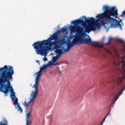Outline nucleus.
Wrapping results in <instances>:
<instances>
[{"instance_id":"nucleus-11","label":"nucleus","mask_w":125,"mask_h":125,"mask_svg":"<svg viewBox=\"0 0 125 125\" xmlns=\"http://www.w3.org/2000/svg\"><path fill=\"white\" fill-rule=\"evenodd\" d=\"M124 90H125V88H123L120 92H119L118 94H116V96L114 97V99L112 101L111 104H110V107L109 108V110L108 111H110V112H111V108H112L113 105H115L116 101L118 100L119 97H120V95H121V94L123 93Z\"/></svg>"},{"instance_id":"nucleus-6","label":"nucleus","mask_w":125,"mask_h":125,"mask_svg":"<svg viewBox=\"0 0 125 125\" xmlns=\"http://www.w3.org/2000/svg\"><path fill=\"white\" fill-rule=\"evenodd\" d=\"M75 44H79L78 43V41L77 40V38H75L73 40V41L70 43L69 44H67V49H65V48L63 47L62 49H57L55 52L56 54H57L56 56L54 57L53 58V62H57V60L59 59V58L61 57V55L62 54H64L65 52H69L70 51V49H71V47H72V46H74Z\"/></svg>"},{"instance_id":"nucleus-14","label":"nucleus","mask_w":125,"mask_h":125,"mask_svg":"<svg viewBox=\"0 0 125 125\" xmlns=\"http://www.w3.org/2000/svg\"><path fill=\"white\" fill-rule=\"evenodd\" d=\"M10 91L11 94L10 95L12 100H14V98H16L15 96V92H14L13 90V88L12 87H10Z\"/></svg>"},{"instance_id":"nucleus-7","label":"nucleus","mask_w":125,"mask_h":125,"mask_svg":"<svg viewBox=\"0 0 125 125\" xmlns=\"http://www.w3.org/2000/svg\"><path fill=\"white\" fill-rule=\"evenodd\" d=\"M38 95H36L35 98L34 99H33V97H34V96H33V95H32V93L31 94V98L30 100L29 101V102H27L26 101L24 102V104L26 106V107L27 108V109L26 110V113H25V118H26V120H30V119H31V113H32V112H33V111L32 110V106L31 107H29L30 106V105H31V104H34V102H35V101L36 100V98H37V96Z\"/></svg>"},{"instance_id":"nucleus-20","label":"nucleus","mask_w":125,"mask_h":125,"mask_svg":"<svg viewBox=\"0 0 125 125\" xmlns=\"http://www.w3.org/2000/svg\"><path fill=\"white\" fill-rule=\"evenodd\" d=\"M120 63H122L123 68H125V61H122Z\"/></svg>"},{"instance_id":"nucleus-23","label":"nucleus","mask_w":125,"mask_h":125,"mask_svg":"<svg viewBox=\"0 0 125 125\" xmlns=\"http://www.w3.org/2000/svg\"><path fill=\"white\" fill-rule=\"evenodd\" d=\"M44 61H47V60H48V59H47V58H46V56H45L44 58L43 59Z\"/></svg>"},{"instance_id":"nucleus-25","label":"nucleus","mask_w":125,"mask_h":125,"mask_svg":"<svg viewBox=\"0 0 125 125\" xmlns=\"http://www.w3.org/2000/svg\"><path fill=\"white\" fill-rule=\"evenodd\" d=\"M114 65H117V64L115 62H114Z\"/></svg>"},{"instance_id":"nucleus-19","label":"nucleus","mask_w":125,"mask_h":125,"mask_svg":"<svg viewBox=\"0 0 125 125\" xmlns=\"http://www.w3.org/2000/svg\"><path fill=\"white\" fill-rule=\"evenodd\" d=\"M26 125H32V121L29 120V119H26Z\"/></svg>"},{"instance_id":"nucleus-17","label":"nucleus","mask_w":125,"mask_h":125,"mask_svg":"<svg viewBox=\"0 0 125 125\" xmlns=\"http://www.w3.org/2000/svg\"><path fill=\"white\" fill-rule=\"evenodd\" d=\"M8 122L7 120L3 118L1 122H0V125H8Z\"/></svg>"},{"instance_id":"nucleus-3","label":"nucleus","mask_w":125,"mask_h":125,"mask_svg":"<svg viewBox=\"0 0 125 125\" xmlns=\"http://www.w3.org/2000/svg\"><path fill=\"white\" fill-rule=\"evenodd\" d=\"M85 21L78 19L72 21V24L74 25H71L70 28L71 34L72 33H77L79 35V38H82L84 36V33L89 34L91 31L95 32L96 28L92 25V23H88V25H85Z\"/></svg>"},{"instance_id":"nucleus-24","label":"nucleus","mask_w":125,"mask_h":125,"mask_svg":"<svg viewBox=\"0 0 125 125\" xmlns=\"http://www.w3.org/2000/svg\"><path fill=\"white\" fill-rule=\"evenodd\" d=\"M36 62H37V63H40V61L36 60Z\"/></svg>"},{"instance_id":"nucleus-26","label":"nucleus","mask_w":125,"mask_h":125,"mask_svg":"<svg viewBox=\"0 0 125 125\" xmlns=\"http://www.w3.org/2000/svg\"><path fill=\"white\" fill-rule=\"evenodd\" d=\"M58 32L59 33V32H60V30H58Z\"/></svg>"},{"instance_id":"nucleus-9","label":"nucleus","mask_w":125,"mask_h":125,"mask_svg":"<svg viewBox=\"0 0 125 125\" xmlns=\"http://www.w3.org/2000/svg\"><path fill=\"white\" fill-rule=\"evenodd\" d=\"M11 66L4 65L3 67H1L0 69V85L4 79L3 78V77L6 75L7 72H8V70L9 69V67Z\"/></svg>"},{"instance_id":"nucleus-22","label":"nucleus","mask_w":125,"mask_h":125,"mask_svg":"<svg viewBox=\"0 0 125 125\" xmlns=\"http://www.w3.org/2000/svg\"><path fill=\"white\" fill-rule=\"evenodd\" d=\"M122 17H125V11H123L122 13Z\"/></svg>"},{"instance_id":"nucleus-16","label":"nucleus","mask_w":125,"mask_h":125,"mask_svg":"<svg viewBox=\"0 0 125 125\" xmlns=\"http://www.w3.org/2000/svg\"><path fill=\"white\" fill-rule=\"evenodd\" d=\"M93 43V44H92V46H95V47H103V46L100 44H99V43L97 42H92V43Z\"/></svg>"},{"instance_id":"nucleus-1","label":"nucleus","mask_w":125,"mask_h":125,"mask_svg":"<svg viewBox=\"0 0 125 125\" xmlns=\"http://www.w3.org/2000/svg\"><path fill=\"white\" fill-rule=\"evenodd\" d=\"M103 10L104 12L101 14L99 16H97L96 20L94 18H90V19H86V17L83 16V19H84L86 23L87 24H97L99 23V20L100 19H104L105 21H108L111 23V28H117V27H119L120 30H123V27L124 26V24L123 22L118 21L116 19L118 18L119 16V14H118V10L116 9L115 7H110L109 6L104 5L103 6Z\"/></svg>"},{"instance_id":"nucleus-12","label":"nucleus","mask_w":125,"mask_h":125,"mask_svg":"<svg viewBox=\"0 0 125 125\" xmlns=\"http://www.w3.org/2000/svg\"><path fill=\"white\" fill-rule=\"evenodd\" d=\"M124 80H125V69L121 72L120 76L117 78V83L118 85H121Z\"/></svg>"},{"instance_id":"nucleus-13","label":"nucleus","mask_w":125,"mask_h":125,"mask_svg":"<svg viewBox=\"0 0 125 125\" xmlns=\"http://www.w3.org/2000/svg\"><path fill=\"white\" fill-rule=\"evenodd\" d=\"M14 105H15L16 109H18V111H20L21 113L23 112V109H22V108L20 106V104L18 103V99L17 97H16V99L14 102Z\"/></svg>"},{"instance_id":"nucleus-15","label":"nucleus","mask_w":125,"mask_h":125,"mask_svg":"<svg viewBox=\"0 0 125 125\" xmlns=\"http://www.w3.org/2000/svg\"><path fill=\"white\" fill-rule=\"evenodd\" d=\"M56 56L53 57V59L52 60V61H50V62H49L48 63L46 64L47 65L48 67L49 66H51V65H54V66H56V65H58V63H55V64H54V63H56V62H53V59Z\"/></svg>"},{"instance_id":"nucleus-2","label":"nucleus","mask_w":125,"mask_h":125,"mask_svg":"<svg viewBox=\"0 0 125 125\" xmlns=\"http://www.w3.org/2000/svg\"><path fill=\"white\" fill-rule=\"evenodd\" d=\"M60 41L58 40V34L55 33L47 40L35 42L32 46L37 54L46 55L52 45H54V49L56 50L60 47Z\"/></svg>"},{"instance_id":"nucleus-18","label":"nucleus","mask_w":125,"mask_h":125,"mask_svg":"<svg viewBox=\"0 0 125 125\" xmlns=\"http://www.w3.org/2000/svg\"><path fill=\"white\" fill-rule=\"evenodd\" d=\"M67 29H68V27H67V26L65 25L63 28H62L60 31L61 32H62V33H65V32L67 31Z\"/></svg>"},{"instance_id":"nucleus-21","label":"nucleus","mask_w":125,"mask_h":125,"mask_svg":"<svg viewBox=\"0 0 125 125\" xmlns=\"http://www.w3.org/2000/svg\"><path fill=\"white\" fill-rule=\"evenodd\" d=\"M112 41V38L109 37L107 43H111V41Z\"/></svg>"},{"instance_id":"nucleus-5","label":"nucleus","mask_w":125,"mask_h":125,"mask_svg":"<svg viewBox=\"0 0 125 125\" xmlns=\"http://www.w3.org/2000/svg\"><path fill=\"white\" fill-rule=\"evenodd\" d=\"M48 66L46 64H43L41 67H40V70L38 72L35 73L36 77L35 80V84L32 86L33 88H35V90L32 91V95L33 96L32 99L36 98V96L38 94V91H39V83H40V80L41 79V76L42 74V71H44L46 68H48Z\"/></svg>"},{"instance_id":"nucleus-8","label":"nucleus","mask_w":125,"mask_h":125,"mask_svg":"<svg viewBox=\"0 0 125 125\" xmlns=\"http://www.w3.org/2000/svg\"><path fill=\"white\" fill-rule=\"evenodd\" d=\"M93 27L95 28V31L96 30H97V28L98 30L101 28V25L103 26L104 28V29H108V28H109V26H108V24H109V22H105L104 20H102L100 21V23H92Z\"/></svg>"},{"instance_id":"nucleus-4","label":"nucleus","mask_w":125,"mask_h":125,"mask_svg":"<svg viewBox=\"0 0 125 125\" xmlns=\"http://www.w3.org/2000/svg\"><path fill=\"white\" fill-rule=\"evenodd\" d=\"M14 74V70H13V67L9 66V68L5 76H3V80L0 84V90L1 92L4 93L6 96H7L8 93V90L10 87L12 86H10V81L12 82L13 81V77L12 76ZM10 80V81H9ZM7 94V95H6Z\"/></svg>"},{"instance_id":"nucleus-10","label":"nucleus","mask_w":125,"mask_h":125,"mask_svg":"<svg viewBox=\"0 0 125 125\" xmlns=\"http://www.w3.org/2000/svg\"><path fill=\"white\" fill-rule=\"evenodd\" d=\"M76 40L77 41V42L78 44H80V43H86V44H90V43H92V42H91V39L90 38H76Z\"/></svg>"}]
</instances>
